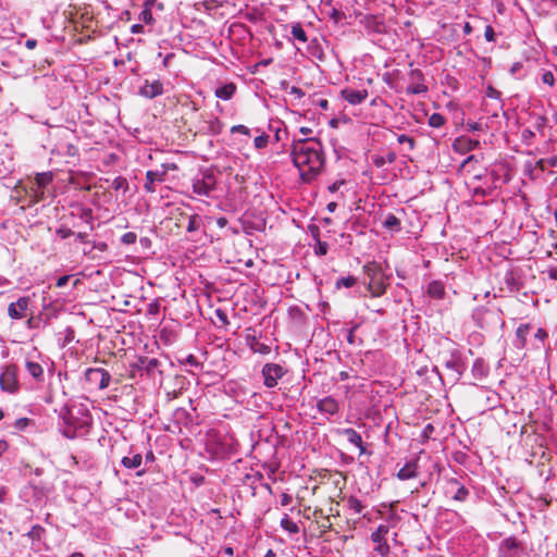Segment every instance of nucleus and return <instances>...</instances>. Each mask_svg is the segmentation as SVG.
I'll return each mask as SVG.
<instances>
[{
    "label": "nucleus",
    "instance_id": "nucleus-38",
    "mask_svg": "<svg viewBox=\"0 0 557 557\" xmlns=\"http://www.w3.org/2000/svg\"><path fill=\"white\" fill-rule=\"evenodd\" d=\"M472 373L475 377H481L486 374L484 362L481 359H476L472 367Z\"/></svg>",
    "mask_w": 557,
    "mask_h": 557
},
{
    "label": "nucleus",
    "instance_id": "nucleus-21",
    "mask_svg": "<svg viewBox=\"0 0 557 557\" xmlns=\"http://www.w3.org/2000/svg\"><path fill=\"white\" fill-rule=\"evenodd\" d=\"M531 330L530 324H521L516 331V342L515 345L517 348H524L527 344V336Z\"/></svg>",
    "mask_w": 557,
    "mask_h": 557
},
{
    "label": "nucleus",
    "instance_id": "nucleus-30",
    "mask_svg": "<svg viewBox=\"0 0 557 557\" xmlns=\"http://www.w3.org/2000/svg\"><path fill=\"white\" fill-rule=\"evenodd\" d=\"M292 35L295 39L299 40L300 42L305 44L308 40L306 32L299 23H296L292 26Z\"/></svg>",
    "mask_w": 557,
    "mask_h": 557
},
{
    "label": "nucleus",
    "instance_id": "nucleus-16",
    "mask_svg": "<svg viewBox=\"0 0 557 557\" xmlns=\"http://www.w3.org/2000/svg\"><path fill=\"white\" fill-rule=\"evenodd\" d=\"M503 557H520V544L516 539H506L500 546Z\"/></svg>",
    "mask_w": 557,
    "mask_h": 557
},
{
    "label": "nucleus",
    "instance_id": "nucleus-25",
    "mask_svg": "<svg viewBox=\"0 0 557 557\" xmlns=\"http://www.w3.org/2000/svg\"><path fill=\"white\" fill-rule=\"evenodd\" d=\"M363 271L369 281H372L373 278L380 277L383 275L381 265L376 262H369L363 265Z\"/></svg>",
    "mask_w": 557,
    "mask_h": 557
},
{
    "label": "nucleus",
    "instance_id": "nucleus-54",
    "mask_svg": "<svg viewBox=\"0 0 557 557\" xmlns=\"http://www.w3.org/2000/svg\"><path fill=\"white\" fill-rule=\"evenodd\" d=\"M486 96H487L488 98H495V99H497V98H499V97H500V92H499L497 89H495L494 87L488 86V87H487V89H486Z\"/></svg>",
    "mask_w": 557,
    "mask_h": 557
},
{
    "label": "nucleus",
    "instance_id": "nucleus-44",
    "mask_svg": "<svg viewBox=\"0 0 557 557\" xmlns=\"http://www.w3.org/2000/svg\"><path fill=\"white\" fill-rule=\"evenodd\" d=\"M268 141H269V136H268V135H265V134H262V135L257 136V137L255 138L253 144H255V147H256L257 149H262V148L267 147Z\"/></svg>",
    "mask_w": 557,
    "mask_h": 557
},
{
    "label": "nucleus",
    "instance_id": "nucleus-41",
    "mask_svg": "<svg viewBox=\"0 0 557 557\" xmlns=\"http://www.w3.org/2000/svg\"><path fill=\"white\" fill-rule=\"evenodd\" d=\"M397 141L399 144H407L408 145V148L409 150H413L414 147H416V140L413 137H410L406 134H401L397 137Z\"/></svg>",
    "mask_w": 557,
    "mask_h": 557
},
{
    "label": "nucleus",
    "instance_id": "nucleus-27",
    "mask_svg": "<svg viewBox=\"0 0 557 557\" xmlns=\"http://www.w3.org/2000/svg\"><path fill=\"white\" fill-rule=\"evenodd\" d=\"M141 462H143L141 454H135L132 457H123L121 460V463L126 469H137L138 467H140Z\"/></svg>",
    "mask_w": 557,
    "mask_h": 557
},
{
    "label": "nucleus",
    "instance_id": "nucleus-53",
    "mask_svg": "<svg viewBox=\"0 0 557 557\" xmlns=\"http://www.w3.org/2000/svg\"><path fill=\"white\" fill-rule=\"evenodd\" d=\"M153 7H158L160 10L163 9V4L162 3H158L157 0H146L144 2V8L148 9L149 10H152Z\"/></svg>",
    "mask_w": 557,
    "mask_h": 557
},
{
    "label": "nucleus",
    "instance_id": "nucleus-63",
    "mask_svg": "<svg viewBox=\"0 0 557 557\" xmlns=\"http://www.w3.org/2000/svg\"><path fill=\"white\" fill-rule=\"evenodd\" d=\"M344 184V181H336L335 183H333L331 186H329V190L331 193H334L336 190L339 189V187Z\"/></svg>",
    "mask_w": 557,
    "mask_h": 557
},
{
    "label": "nucleus",
    "instance_id": "nucleus-37",
    "mask_svg": "<svg viewBox=\"0 0 557 557\" xmlns=\"http://www.w3.org/2000/svg\"><path fill=\"white\" fill-rule=\"evenodd\" d=\"M445 117L440 114V113H433L430 117H429V125L431 127H435V128H440L442 127L444 124H445Z\"/></svg>",
    "mask_w": 557,
    "mask_h": 557
},
{
    "label": "nucleus",
    "instance_id": "nucleus-13",
    "mask_svg": "<svg viewBox=\"0 0 557 557\" xmlns=\"http://www.w3.org/2000/svg\"><path fill=\"white\" fill-rule=\"evenodd\" d=\"M317 409L323 414L334 416L338 412L339 404L332 396H326L317 403Z\"/></svg>",
    "mask_w": 557,
    "mask_h": 557
},
{
    "label": "nucleus",
    "instance_id": "nucleus-61",
    "mask_svg": "<svg viewBox=\"0 0 557 557\" xmlns=\"http://www.w3.org/2000/svg\"><path fill=\"white\" fill-rule=\"evenodd\" d=\"M30 196L34 198L33 202L36 203V202L40 201V200H37L38 196H40V193L37 191V185H35V184L30 187Z\"/></svg>",
    "mask_w": 557,
    "mask_h": 557
},
{
    "label": "nucleus",
    "instance_id": "nucleus-26",
    "mask_svg": "<svg viewBox=\"0 0 557 557\" xmlns=\"http://www.w3.org/2000/svg\"><path fill=\"white\" fill-rule=\"evenodd\" d=\"M400 225H401L400 220L392 213L387 214L383 221V226L386 230L392 231V232H399L401 228Z\"/></svg>",
    "mask_w": 557,
    "mask_h": 557
},
{
    "label": "nucleus",
    "instance_id": "nucleus-19",
    "mask_svg": "<svg viewBox=\"0 0 557 557\" xmlns=\"http://www.w3.org/2000/svg\"><path fill=\"white\" fill-rule=\"evenodd\" d=\"M418 463L417 461L407 462L397 473V478L401 481L413 479L418 475Z\"/></svg>",
    "mask_w": 557,
    "mask_h": 557
},
{
    "label": "nucleus",
    "instance_id": "nucleus-5",
    "mask_svg": "<svg viewBox=\"0 0 557 557\" xmlns=\"http://www.w3.org/2000/svg\"><path fill=\"white\" fill-rule=\"evenodd\" d=\"M0 387L2 391L15 393L18 389L17 367L8 364L0 374Z\"/></svg>",
    "mask_w": 557,
    "mask_h": 557
},
{
    "label": "nucleus",
    "instance_id": "nucleus-7",
    "mask_svg": "<svg viewBox=\"0 0 557 557\" xmlns=\"http://www.w3.org/2000/svg\"><path fill=\"white\" fill-rule=\"evenodd\" d=\"M30 298L27 296L20 297L16 301L8 306V315L13 320H21L27 317L29 310Z\"/></svg>",
    "mask_w": 557,
    "mask_h": 557
},
{
    "label": "nucleus",
    "instance_id": "nucleus-1",
    "mask_svg": "<svg viewBox=\"0 0 557 557\" xmlns=\"http://www.w3.org/2000/svg\"><path fill=\"white\" fill-rule=\"evenodd\" d=\"M290 157L301 180L307 183L314 180L325 164L322 143L315 138L294 140Z\"/></svg>",
    "mask_w": 557,
    "mask_h": 557
},
{
    "label": "nucleus",
    "instance_id": "nucleus-34",
    "mask_svg": "<svg viewBox=\"0 0 557 557\" xmlns=\"http://www.w3.org/2000/svg\"><path fill=\"white\" fill-rule=\"evenodd\" d=\"M201 226V218L198 214H193L189 216L187 232H196Z\"/></svg>",
    "mask_w": 557,
    "mask_h": 557
},
{
    "label": "nucleus",
    "instance_id": "nucleus-9",
    "mask_svg": "<svg viewBox=\"0 0 557 557\" xmlns=\"http://www.w3.org/2000/svg\"><path fill=\"white\" fill-rule=\"evenodd\" d=\"M444 366L454 373L455 380H458L466 370L465 362L459 352H451L450 357L445 360Z\"/></svg>",
    "mask_w": 557,
    "mask_h": 557
},
{
    "label": "nucleus",
    "instance_id": "nucleus-51",
    "mask_svg": "<svg viewBox=\"0 0 557 557\" xmlns=\"http://www.w3.org/2000/svg\"><path fill=\"white\" fill-rule=\"evenodd\" d=\"M484 37L490 42L495 41V32L491 25L485 27Z\"/></svg>",
    "mask_w": 557,
    "mask_h": 557
},
{
    "label": "nucleus",
    "instance_id": "nucleus-59",
    "mask_svg": "<svg viewBox=\"0 0 557 557\" xmlns=\"http://www.w3.org/2000/svg\"><path fill=\"white\" fill-rule=\"evenodd\" d=\"M289 94L296 96L297 98H301L305 96V92L299 87L296 86H293L290 88Z\"/></svg>",
    "mask_w": 557,
    "mask_h": 557
},
{
    "label": "nucleus",
    "instance_id": "nucleus-49",
    "mask_svg": "<svg viewBox=\"0 0 557 557\" xmlns=\"http://www.w3.org/2000/svg\"><path fill=\"white\" fill-rule=\"evenodd\" d=\"M55 233L62 239L69 238L70 236L73 235L72 230L64 226L59 227Z\"/></svg>",
    "mask_w": 557,
    "mask_h": 557
},
{
    "label": "nucleus",
    "instance_id": "nucleus-52",
    "mask_svg": "<svg viewBox=\"0 0 557 557\" xmlns=\"http://www.w3.org/2000/svg\"><path fill=\"white\" fill-rule=\"evenodd\" d=\"M30 420L28 418H20L15 421L14 426L17 430H23L29 424Z\"/></svg>",
    "mask_w": 557,
    "mask_h": 557
},
{
    "label": "nucleus",
    "instance_id": "nucleus-36",
    "mask_svg": "<svg viewBox=\"0 0 557 557\" xmlns=\"http://www.w3.org/2000/svg\"><path fill=\"white\" fill-rule=\"evenodd\" d=\"M356 282H357V280L355 276L348 275V276L338 278L336 281V287L337 288H341V287L350 288L356 284Z\"/></svg>",
    "mask_w": 557,
    "mask_h": 557
},
{
    "label": "nucleus",
    "instance_id": "nucleus-29",
    "mask_svg": "<svg viewBox=\"0 0 557 557\" xmlns=\"http://www.w3.org/2000/svg\"><path fill=\"white\" fill-rule=\"evenodd\" d=\"M387 533H388V527L381 524L371 534V540H372V542L381 545V543L385 541V536Z\"/></svg>",
    "mask_w": 557,
    "mask_h": 557
},
{
    "label": "nucleus",
    "instance_id": "nucleus-8",
    "mask_svg": "<svg viewBox=\"0 0 557 557\" xmlns=\"http://www.w3.org/2000/svg\"><path fill=\"white\" fill-rule=\"evenodd\" d=\"M446 494H449L456 502H465L469 496V490L457 479L451 478L447 480Z\"/></svg>",
    "mask_w": 557,
    "mask_h": 557
},
{
    "label": "nucleus",
    "instance_id": "nucleus-6",
    "mask_svg": "<svg viewBox=\"0 0 557 557\" xmlns=\"http://www.w3.org/2000/svg\"><path fill=\"white\" fill-rule=\"evenodd\" d=\"M284 374L285 370L277 363H265L262 368L263 383L269 388L276 386Z\"/></svg>",
    "mask_w": 557,
    "mask_h": 557
},
{
    "label": "nucleus",
    "instance_id": "nucleus-18",
    "mask_svg": "<svg viewBox=\"0 0 557 557\" xmlns=\"http://www.w3.org/2000/svg\"><path fill=\"white\" fill-rule=\"evenodd\" d=\"M53 180L52 172H42L37 173L35 177V185H37V191L40 193V196H38L37 200H44L45 193L44 188L49 185Z\"/></svg>",
    "mask_w": 557,
    "mask_h": 557
},
{
    "label": "nucleus",
    "instance_id": "nucleus-42",
    "mask_svg": "<svg viewBox=\"0 0 557 557\" xmlns=\"http://www.w3.org/2000/svg\"><path fill=\"white\" fill-rule=\"evenodd\" d=\"M139 20L146 24H152L154 22L151 10L144 8L139 14Z\"/></svg>",
    "mask_w": 557,
    "mask_h": 557
},
{
    "label": "nucleus",
    "instance_id": "nucleus-47",
    "mask_svg": "<svg viewBox=\"0 0 557 557\" xmlns=\"http://www.w3.org/2000/svg\"><path fill=\"white\" fill-rule=\"evenodd\" d=\"M426 90H428L426 86L422 85V84H418L416 86H409L407 88V92L413 94V95L422 94V92H425Z\"/></svg>",
    "mask_w": 557,
    "mask_h": 557
},
{
    "label": "nucleus",
    "instance_id": "nucleus-43",
    "mask_svg": "<svg viewBox=\"0 0 557 557\" xmlns=\"http://www.w3.org/2000/svg\"><path fill=\"white\" fill-rule=\"evenodd\" d=\"M137 240V235L134 232H127L121 237V243L124 245H133Z\"/></svg>",
    "mask_w": 557,
    "mask_h": 557
},
{
    "label": "nucleus",
    "instance_id": "nucleus-3",
    "mask_svg": "<svg viewBox=\"0 0 557 557\" xmlns=\"http://www.w3.org/2000/svg\"><path fill=\"white\" fill-rule=\"evenodd\" d=\"M191 188L197 196L209 197L216 188V177L212 170H205L191 180Z\"/></svg>",
    "mask_w": 557,
    "mask_h": 557
},
{
    "label": "nucleus",
    "instance_id": "nucleus-32",
    "mask_svg": "<svg viewBox=\"0 0 557 557\" xmlns=\"http://www.w3.org/2000/svg\"><path fill=\"white\" fill-rule=\"evenodd\" d=\"M367 26L372 28L376 33L383 32L384 25L383 22L380 21L376 16H367Z\"/></svg>",
    "mask_w": 557,
    "mask_h": 557
},
{
    "label": "nucleus",
    "instance_id": "nucleus-48",
    "mask_svg": "<svg viewBox=\"0 0 557 557\" xmlns=\"http://www.w3.org/2000/svg\"><path fill=\"white\" fill-rule=\"evenodd\" d=\"M231 133H240L243 135L250 136V129L247 126L240 124L232 126Z\"/></svg>",
    "mask_w": 557,
    "mask_h": 557
},
{
    "label": "nucleus",
    "instance_id": "nucleus-46",
    "mask_svg": "<svg viewBox=\"0 0 557 557\" xmlns=\"http://www.w3.org/2000/svg\"><path fill=\"white\" fill-rule=\"evenodd\" d=\"M327 250H329V245L326 242L319 240L314 248V252L318 256H325L327 253Z\"/></svg>",
    "mask_w": 557,
    "mask_h": 557
},
{
    "label": "nucleus",
    "instance_id": "nucleus-12",
    "mask_svg": "<svg viewBox=\"0 0 557 557\" xmlns=\"http://www.w3.org/2000/svg\"><path fill=\"white\" fill-rule=\"evenodd\" d=\"M341 95L347 102L356 106L362 103L367 99L368 91L366 89L345 88L341 91Z\"/></svg>",
    "mask_w": 557,
    "mask_h": 557
},
{
    "label": "nucleus",
    "instance_id": "nucleus-55",
    "mask_svg": "<svg viewBox=\"0 0 557 557\" xmlns=\"http://www.w3.org/2000/svg\"><path fill=\"white\" fill-rule=\"evenodd\" d=\"M175 170H177V165L175 163H163L161 172H164V177H165L166 173L169 171H175Z\"/></svg>",
    "mask_w": 557,
    "mask_h": 557
},
{
    "label": "nucleus",
    "instance_id": "nucleus-22",
    "mask_svg": "<svg viewBox=\"0 0 557 557\" xmlns=\"http://www.w3.org/2000/svg\"><path fill=\"white\" fill-rule=\"evenodd\" d=\"M25 367L29 375H32L36 381H44V368L41 364L32 360H27Z\"/></svg>",
    "mask_w": 557,
    "mask_h": 557
},
{
    "label": "nucleus",
    "instance_id": "nucleus-33",
    "mask_svg": "<svg viewBox=\"0 0 557 557\" xmlns=\"http://www.w3.org/2000/svg\"><path fill=\"white\" fill-rule=\"evenodd\" d=\"M250 348L255 352H258L261 355H268L271 351V348L269 345L258 342L256 338H253V342L250 344Z\"/></svg>",
    "mask_w": 557,
    "mask_h": 557
},
{
    "label": "nucleus",
    "instance_id": "nucleus-45",
    "mask_svg": "<svg viewBox=\"0 0 557 557\" xmlns=\"http://www.w3.org/2000/svg\"><path fill=\"white\" fill-rule=\"evenodd\" d=\"M542 82L546 85H548L549 87H554L555 85V76H554V73L552 71H545L543 74H542Z\"/></svg>",
    "mask_w": 557,
    "mask_h": 557
},
{
    "label": "nucleus",
    "instance_id": "nucleus-11",
    "mask_svg": "<svg viewBox=\"0 0 557 557\" xmlns=\"http://www.w3.org/2000/svg\"><path fill=\"white\" fill-rule=\"evenodd\" d=\"M480 147V141L461 136L454 140L453 148L456 152L465 154Z\"/></svg>",
    "mask_w": 557,
    "mask_h": 557
},
{
    "label": "nucleus",
    "instance_id": "nucleus-2",
    "mask_svg": "<svg viewBox=\"0 0 557 557\" xmlns=\"http://www.w3.org/2000/svg\"><path fill=\"white\" fill-rule=\"evenodd\" d=\"M62 420L61 433L70 440L86 435L91 425V418L88 413L76 416L71 410L62 413Z\"/></svg>",
    "mask_w": 557,
    "mask_h": 557
},
{
    "label": "nucleus",
    "instance_id": "nucleus-50",
    "mask_svg": "<svg viewBox=\"0 0 557 557\" xmlns=\"http://www.w3.org/2000/svg\"><path fill=\"white\" fill-rule=\"evenodd\" d=\"M182 363L189 364L195 368L200 367V363L194 355H188L184 360H182Z\"/></svg>",
    "mask_w": 557,
    "mask_h": 557
},
{
    "label": "nucleus",
    "instance_id": "nucleus-62",
    "mask_svg": "<svg viewBox=\"0 0 557 557\" xmlns=\"http://www.w3.org/2000/svg\"><path fill=\"white\" fill-rule=\"evenodd\" d=\"M396 152L394 151H389L386 156H385V161L386 163H394L396 161Z\"/></svg>",
    "mask_w": 557,
    "mask_h": 557
},
{
    "label": "nucleus",
    "instance_id": "nucleus-28",
    "mask_svg": "<svg viewBox=\"0 0 557 557\" xmlns=\"http://www.w3.org/2000/svg\"><path fill=\"white\" fill-rule=\"evenodd\" d=\"M281 527L289 532L290 534H297L299 533V527L296 522L292 521L288 517V515H284V517L281 519Z\"/></svg>",
    "mask_w": 557,
    "mask_h": 557
},
{
    "label": "nucleus",
    "instance_id": "nucleus-35",
    "mask_svg": "<svg viewBox=\"0 0 557 557\" xmlns=\"http://www.w3.org/2000/svg\"><path fill=\"white\" fill-rule=\"evenodd\" d=\"M479 162L478 156L471 154L467 157L460 164V170H466L468 172H471L473 170L474 163Z\"/></svg>",
    "mask_w": 557,
    "mask_h": 557
},
{
    "label": "nucleus",
    "instance_id": "nucleus-4",
    "mask_svg": "<svg viewBox=\"0 0 557 557\" xmlns=\"http://www.w3.org/2000/svg\"><path fill=\"white\" fill-rule=\"evenodd\" d=\"M85 380L92 386L99 389H104L109 386L111 381L110 373L102 368H88L85 371Z\"/></svg>",
    "mask_w": 557,
    "mask_h": 557
},
{
    "label": "nucleus",
    "instance_id": "nucleus-60",
    "mask_svg": "<svg viewBox=\"0 0 557 557\" xmlns=\"http://www.w3.org/2000/svg\"><path fill=\"white\" fill-rule=\"evenodd\" d=\"M70 275H63V276H60L58 280H57V286L58 287H63L67 284L69 280H70Z\"/></svg>",
    "mask_w": 557,
    "mask_h": 557
},
{
    "label": "nucleus",
    "instance_id": "nucleus-58",
    "mask_svg": "<svg viewBox=\"0 0 557 557\" xmlns=\"http://www.w3.org/2000/svg\"><path fill=\"white\" fill-rule=\"evenodd\" d=\"M292 499L293 498H292V496L289 494L283 493L281 495V505L282 506H287V505H289L292 503Z\"/></svg>",
    "mask_w": 557,
    "mask_h": 557
},
{
    "label": "nucleus",
    "instance_id": "nucleus-64",
    "mask_svg": "<svg viewBox=\"0 0 557 557\" xmlns=\"http://www.w3.org/2000/svg\"><path fill=\"white\" fill-rule=\"evenodd\" d=\"M546 164L552 168H557V156L546 159Z\"/></svg>",
    "mask_w": 557,
    "mask_h": 557
},
{
    "label": "nucleus",
    "instance_id": "nucleus-39",
    "mask_svg": "<svg viewBox=\"0 0 557 557\" xmlns=\"http://www.w3.org/2000/svg\"><path fill=\"white\" fill-rule=\"evenodd\" d=\"M44 533H45V529L41 525L36 524L27 533V536L30 537L33 541H36V540L39 541Z\"/></svg>",
    "mask_w": 557,
    "mask_h": 557
},
{
    "label": "nucleus",
    "instance_id": "nucleus-15",
    "mask_svg": "<svg viewBox=\"0 0 557 557\" xmlns=\"http://www.w3.org/2000/svg\"><path fill=\"white\" fill-rule=\"evenodd\" d=\"M164 181V172L147 171L144 188L147 193L152 194L156 191V183H163Z\"/></svg>",
    "mask_w": 557,
    "mask_h": 557
},
{
    "label": "nucleus",
    "instance_id": "nucleus-57",
    "mask_svg": "<svg viewBox=\"0 0 557 557\" xmlns=\"http://www.w3.org/2000/svg\"><path fill=\"white\" fill-rule=\"evenodd\" d=\"M39 325V320L38 319H35L34 317H30L29 319H27L26 321V326L28 329H36L38 327Z\"/></svg>",
    "mask_w": 557,
    "mask_h": 557
},
{
    "label": "nucleus",
    "instance_id": "nucleus-24",
    "mask_svg": "<svg viewBox=\"0 0 557 557\" xmlns=\"http://www.w3.org/2000/svg\"><path fill=\"white\" fill-rule=\"evenodd\" d=\"M428 294L433 298L442 299L445 295L444 284L440 281H432L428 286Z\"/></svg>",
    "mask_w": 557,
    "mask_h": 557
},
{
    "label": "nucleus",
    "instance_id": "nucleus-31",
    "mask_svg": "<svg viewBox=\"0 0 557 557\" xmlns=\"http://www.w3.org/2000/svg\"><path fill=\"white\" fill-rule=\"evenodd\" d=\"M347 507L349 510L354 511L355 513H360L362 511V509L364 508L361 500L355 496L348 497Z\"/></svg>",
    "mask_w": 557,
    "mask_h": 557
},
{
    "label": "nucleus",
    "instance_id": "nucleus-40",
    "mask_svg": "<svg viewBox=\"0 0 557 557\" xmlns=\"http://www.w3.org/2000/svg\"><path fill=\"white\" fill-rule=\"evenodd\" d=\"M112 187L115 190L123 189L124 191H126L128 189V182L125 177L117 176L113 180Z\"/></svg>",
    "mask_w": 557,
    "mask_h": 557
},
{
    "label": "nucleus",
    "instance_id": "nucleus-17",
    "mask_svg": "<svg viewBox=\"0 0 557 557\" xmlns=\"http://www.w3.org/2000/svg\"><path fill=\"white\" fill-rule=\"evenodd\" d=\"M341 434L345 435L347 441L359 449L360 454L366 453L361 435L354 429H344L339 431Z\"/></svg>",
    "mask_w": 557,
    "mask_h": 557
},
{
    "label": "nucleus",
    "instance_id": "nucleus-23",
    "mask_svg": "<svg viewBox=\"0 0 557 557\" xmlns=\"http://www.w3.org/2000/svg\"><path fill=\"white\" fill-rule=\"evenodd\" d=\"M236 91V86L233 83L225 84L215 90V97L223 99V100H230Z\"/></svg>",
    "mask_w": 557,
    "mask_h": 557
},
{
    "label": "nucleus",
    "instance_id": "nucleus-10",
    "mask_svg": "<svg viewBox=\"0 0 557 557\" xmlns=\"http://www.w3.org/2000/svg\"><path fill=\"white\" fill-rule=\"evenodd\" d=\"M162 94L163 84L159 79L153 82L145 81L144 85L139 89V95L149 99H153Z\"/></svg>",
    "mask_w": 557,
    "mask_h": 557
},
{
    "label": "nucleus",
    "instance_id": "nucleus-56",
    "mask_svg": "<svg viewBox=\"0 0 557 557\" xmlns=\"http://www.w3.org/2000/svg\"><path fill=\"white\" fill-rule=\"evenodd\" d=\"M386 163L385 161V157L383 156H375L373 158V164L376 166V168H382L384 166V164Z\"/></svg>",
    "mask_w": 557,
    "mask_h": 557
},
{
    "label": "nucleus",
    "instance_id": "nucleus-14",
    "mask_svg": "<svg viewBox=\"0 0 557 557\" xmlns=\"http://www.w3.org/2000/svg\"><path fill=\"white\" fill-rule=\"evenodd\" d=\"M159 364L160 361L156 358L140 357L134 364V368L144 371L149 376H152Z\"/></svg>",
    "mask_w": 557,
    "mask_h": 557
},
{
    "label": "nucleus",
    "instance_id": "nucleus-20",
    "mask_svg": "<svg viewBox=\"0 0 557 557\" xmlns=\"http://www.w3.org/2000/svg\"><path fill=\"white\" fill-rule=\"evenodd\" d=\"M368 289L370 290L373 297H379L383 295L386 289L384 274L380 277L373 278L372 281H369Z\"/></svg>",
    "mask_w": 557,
    "mask_h": 557
}]
</instances>
